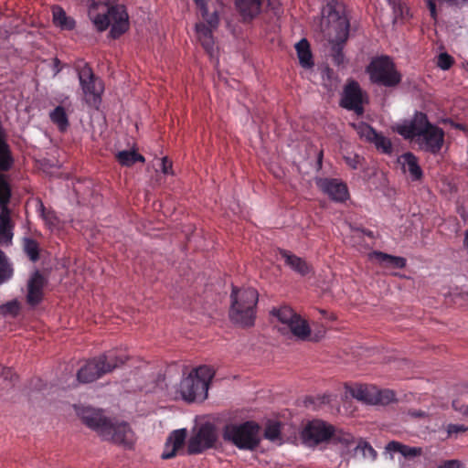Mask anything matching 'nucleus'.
Instances as JSON below:
<instances>
[{
  "label": "nucleus",
  "instance_id": "27",
  "mask_svg": "<svg viewBox=\"0 0 468 468\" xmlns=\"http://www.w3.org/2000/svg\"><path fill=\"white\" fill-rule=\"evenodd\" d=\"M386 449L388 452H399L405 458H414L422 453V449L420 447H411L396 441H389Z\"/></svg>",
  "mask_w": 468,
  "mask_h": 468
},
{
  "label": "nucleus",
  "instance_id": "20",
  "mask_svg": "<svg viewBox=\"0 0 468 468\" xmlns=\"http://www.w3.org/2000/svg\"><path fill=\"white\" fill-rule=\"evenodd\" d=\"M45 279L39 271H36L28 281L27 302L35 306L38 304L43 298V287Z\"/></svg>",
  "mask_w": 468,
  "mask_h": 468
},
{
  "label": "nucleus",
  "instance_id": "5",
  "mask_svg": "<svg viewBox=\"0 0 468 468\" xmlns=\"http://www.w3.org/2000/svg\"><path fill=\"white\" fill-rule=\"evenodd\" d=\"M230 297L229 317L231 321L241 327L252 326L259 300L258 292L254 288L237 289L233 287Z\"/></svg>",
  "mask_w": 468,
  "mask_h": 468
},
{
  "label": "nucleus",
  "instance_id": "53",
  "mask_svg": "<svg viewBox=\"0 0 468 468\" xmlns=\"http://www.w3.org/2000/svg\"><path fill=\"white\" fill-rule=\"evenodd\" d=\"M455 128L459 129V130H464V125L463 124H461V123H456L454 125Z\"/></svg>",
  "mask_w": 468,
  "mask_h": 468
},
{
  "label": "nucleus",
  "instance_id": "29",
  "mask_svg": "<svg viewBox=\"0 0 468 468\" xmlns=\"http://www.w3.org/2000/svg\"><path fill=\"white\" fill-rule=\"evenodd\" d=\"M116 160L121 165L127 167L133 165L137 162H145V158L135 150H123L118 152L116 154Z\"/></svg>",
  "mask_w": 468,
  "mask_h": 468
},
{
  "label": "nucleus",
  "instance_id": "17",
  "mask_svg": "<svg viewBox=\"0 0 468 468\" xmlns=\"http://www.w3.org/2000/svg\"><path fill=\"white\" fill-rule=\"evenodd\" d=\"M237 8L243 21L254 19L270 5V0H236Z\"/></svg>",
  "mask_w": 468,
  "mask_h": 468
},
{
  "label": "nucleus",
  "instance_id": "15",
  "mask_svg": "<svg viewBox=\"0 0 468 468\" xmlns=\"http://www.w3.org/2000/svg\"><path fill=\"white\" fill-rule=\"evenodd\" d=\"M444 135L441 128L431 124L429 129L416 138V142L424 152L437 154L443 146Z\"/></svg>",
  "mask_w": 468,
  "mask_h": 468
},
{
  "label": "nucleus",
  "instance_id": "8",
  "mask_svg": "<svg viewBox=\"0 0 468 468\" xmlns=\"http://www.w3.org/2000/svg\"><path fill=\"white\" fill-rule=\"evenodd\" d=\"M367 72L372 83L387 88H394L401 81V74L388 56L372 58L367 67Z\"/></svg>",
  "mask_w": 468,
  "mask_h": 468
},
{
  "label": "nucleus",
  "instance_id": "23",
  "mask_svg": "<svg viewBox=\"0 0 468 468\" xmlns=\"http://www.w3.org/2000/svg\"><path fill=\"white\" fill-rule=\"evenodd\" d=\"M10 213V209H3L0 212V244L2 245H9L12 242L14 224Z\"/></svg>",
  "mask_w": 468,
  "mask_h": 468
},
{
  "label": "nucleus",
  "instance_id": "11",
  "mask_svg": "<svg viewBox=\"0 0 468 468\" xmlns=\"http://www.w3.org/2000/svg\"><path fill=\"white\" fill-rule=\"evenodd\" d=\"M333 432V425L322 420L309 421L302 431V438L308 446H316L329 441Z\"/></svg>",
  "mask_w": 468,
  "mask_h": 468
},
{
  "label": "nucleus",
  "instance_id": "30",
  "mask_svg": "<svg viewBox=\"0 0 468 468\" xmlns=\"http://www.w3.org/2000/svg\"><path fill=\"white\" fill-rule=\"evenodd\" d=\"M50 121L57 125L60 132H65L69 126V117L63 106H57L49 112Z\"/></svg>",
  "mask_w": 468,
  "mask_h": 468
},
{
  "label": "nucleus",
  "instance_id": "54",
  "mask_svg": "<svg viewBox=\"0 0 468 468\" xmlns=\"http://www.w3.org/2000/svg\"><path fill=\"white\" fill-rule=\"evenodd\" d=\"M55 64L56 65H58L59 64V60L58 58L55 59Z\"/></svg>",
  "mask_w": 468,
  "mask_h": 468
},
{
  "label": "nucleus",
  "instance_id": "49",
  "mask_svg": "<svg viewBox=\"0 0 468 468\" xmlns=\"http://www.w3.org/2000/svg\"><path fill=\"white\" fill-rule=\"evenodd\" d=\"M440 3H445L450 6H460L463 3L466 2V0H438Z\"/></svg>",
  "mask_w": 468,
  "mask_h": 468
},
{
  "label": "nucleus",
  "instance_id": "31",
  "mask_svg": "<svg viewBox=\"0 0 468 468\" xmlns=\"http://www.w3.org/2000/svg\"><path fill=\"white\" fill-rule=\"evenodd\" d=\"M53 21L55 25L60 27L62 29H72L75 27V21L69 17L60 7H55L53 9Z\"/></svg>",
  "mask_w": 468,
  "mask_h": 468
},
{
  "label": "nucleus",
  "instance_id": "18",
  "mask_svg": "<svg viewBox=\"0 0 468 468\" xmlns=\"http://www.w3.org/2000/svg\"><path fill=\"white\" fill-rule=\"evenodd\" d=\"M186 438V430L180 429L174 431L166 440L165 449L161 455L162 459L167 460L175 457L178 450L182 449Z\"/></svg>",
  "mask_w": 468,
  "mask_h": 468
},
{
  "label": "nucleus",
  "instance_id": "10",
  "mask_svg": "<svg viewBox=\"0 0 468 468\" xmlns=\"http://www.w3.org/2000/svg\"><path fill=\"white\" fill-rule=\"evenodd\" d=\"M75 69L78 73L80 84L87 103L94 108H98L104 90L102 81L95 76L90 66L83 60L76 63Z\"/></svg>",
  "mask_w": 468,
  "mask_h": 468
},
{
  "label": "nucleus",
  "instance_id": "32",
  "mask_svg": "<svg viewBox=\"0 0 468 468\" xmlns=\"http://www.w3.org/2000/svg\"><path fill=\"white\" fill-rule=\"evenodd\" d=\"M23 250L29 260L36 262L39 259V245L34 239L25 238L23 239Z\"/></svg>",
  "mask_w": 468,
  "mask_h": 468
},
{
  "label": "nucleus",
  "instance_id": "6",
  "mask_svg": "<svg viewBox=\"0 0 468 468\" xmlns=\"http://www.w3.org/2000/svg\"><path fill=\"white\" fill-rule=\"evenodd\" d=\"M323 15L334 32L330 41L333 43L334 61L339 65L344 61L343 46L349 36L350 23L340 5L328 4Z\"/></svg>",
  "mask_w": 468,
  "mask_h": 468
},
{
  "label": "nucleus",
  "instance_id": "42",
  "mask_svg": "<svg viewBox=\"0 0 468 468\" xmlns=\"http://www.w3.org/2000/svg\"><path fill=\"white\" fill-rule=\"evenodd\" d=\"M0 376L3 377L5 381H8V385H14L17 376L11 367H5L0 365Z\"/></svg>",
  "mask_w": 468,
  "mask_h": 468
},
{
  "label": "nucleus",
  "instance_id": "37",
  "mask_svg": "<svg viewBox=\"0 0 468 468\" xmlns=\"http://www.w3.org/2000/svg\"><path fill=\"white\" fill-rule=\"evenodd\" d=\"M263 436L271 441L278 440L281 437V424L279 422L269 423L264 430Z\"/></svg>",
  "mask_w": 468,
  "mask_h": 468
},
{
  "label": "nucleus",
  "instance_id": "36",
  "mask_svg": "<svg viewBox=\"0 0 468 468\" xmlns=\"http://www.w3.org/2000/svg\"><path fill=\"white\" fill-rule=\"evenodd\" d=\"M372 144H374L376 148L383 154H390L392 153V144L390 140L379 133L377 134V137L373 140Z\"/></svg>",
  "mask_w": 468,
  "mask_h": 468
},
{
  "label": "nucleus",
  "instance_id": "47",
  "mask_svg": "<svg viewBox=\"0 0 468 468\" xmlns=\"http://www.w3.org/2000/svg\"><path fill=\"white\" fill-rule=\"evenodd\" d=\"M439 468H463V465L457 460H451L443 463Z\"/></svg>",
  "mask_w": 468,
  "mask_h": 468
},
{
  "label": "nucleus",
  "instance_id": "21",
  "mask_svg": "<svg viewBox=\"0 0 468 468\" xmlns=\"http://www.w3.org/2000/svg\"><path fill=\"white\" fill-rule=\"evenodd\" d=\"M350 395L367 404H378V388L373 385H355L348 388Z\"/></svg>",
  "mask_w": 468,
  "mask_h": 468
},
{
  "label": "nucleus",
  "instance_id": "1",
  "mask_svg": "<svg viewBox=\"0 0 468 468\" xmlns=\"http://www.w3.org/2000/svg\"><path fill=\"white\" fill-rule=\"evenodd\" d=\"M89 16L99 31L112 26L110 35L118 38L129 28V16L123 5L118 0H90Z\"/></svg>",
  "mask_w": 468,
  "mask_h": 468
},
{
  "label": "nucleus",
  "instance_id": "4",
  "mask_svg": "<svg viewBox=\"0 0 468 468\" xmlns=\"http://www.w3.org/2000/svg\"><path fill=\"white\" fill-rule=\"evenodd\" d=\"M215 376L214 369L209 366H200L194 368L183 378L176 388L177 399L190 402H202L207 398L209 385Z\"/></svg>",
  "mask_w": 468,
  "mask_h": 468
},
{
  "label": "nucleus",
  "instance_id": "34",
  "mask_svg": "<svg viewBox=\"0 0 468 468\" xmlns=\"http://www.w3.org/2000/svg\"><path fill=\"white\" fill-rule=\"evenodd\" d=\"M354 455L361 453L364 458H371L375 459L377 456V452L373 449V447L365 441H360L353 448Z\"/></svg>",
  "mask_w": 468,
  "mask_h": 468
},
{
  "label": "nucleus",
  "instance_id": "48",
  "mask_svg": "<svg viewBox=\"0 0 468 468\" xmlns=\"http://www.w3.org/2000/svg\"><path fill=\"white\" fill-rule=\"evenodd\" d=\"M427 6L430 10L431 16L433 19H436L437 17V9H436V4L434 0H427Z\"/></svg>",
  "mask_w": 468,
  "mask_h": 468
},
{
  "label": "nucleus",
  "instance_id": "24",
  "mask_svg": "<svg viewBox=\"0 0 468 468\" xmlns=\"http://www.w3.org/2000/svg\"><path fill=\"white\" fill-rule=\"evenodd\" d=\"M403 162V167H407L412 181H420L423 177V172L418 163V158L411 152L403 154L400 158Z\"/></svg>",
  "mask_w": 468,
  "mask_h": 468
},
{
  "label": "nucleus",
  "instance_id": "38",
  "mask_svg": "<svg viewBox=\"0 0 468 468\" xmlns=\"http://www.w3.org/2000/svg\"><path fill=\"white\" fill-rule=\"evenodd\" d=\"M357 132L362 138H365L369 143H372L378 133L372 126L366 122L358 125Z\"/></svg>",
  "mask_w": 468,
  "mask_h": 468
},
{
  "label": "nucleus",
  "instance_id": "22",
  "mask_svg": "<svg viewBox=\"0 0 468 468\" xmlns=\"http://www.w3.org/2000/svg\"><path fill=\"white\" fill-rule=\"evenodd\" d=\"M280 254L285 261L286 265L300 275L305 276L311 271V267L303 259L285 250H282Z\"/></svg>",
  "mask_w": 468,
  "mask_h": 468
},
{
  "label": "nucleus",
  "instance_id": "14",
  "mask_svg": "<svg viewBox=\"0 0 468 468\" xmlns=\"http://www.w3.org/2000/svg\"><path fill=\"white\" fill-rule=\"evenodd\" d=\"M317 187L335 202L343 203L349 198V191L346 184L337 178H317Z\"/></svg>",
  "mask_w": 468,
  "mask_h": 468
},
{
  "label": "nucleus",
  "instance_id": "50",
  "mask_svg": "<svg viewBox=\"0 0 468 468\" xmlns=\"http://www.w3.org/2000/svg\"><path fill=\"white\" fill-rule=\"evenodd\" d=\"M45 218H46V220H48L51 225H55L54 220H56V219H57V218L53 215V213L48 212V213L45 216Z\"/></svg>",
  "mask_w": 468,
  "mask_h": 468
},
{
  "label": "nucleus",
  "instance_id": "35",
  "mask_svg": "<svg viewBox=\"0 0 468 468\" xmlns=\"http://www.w3.org/2000/svg\"><path fill=\"white\" fill-rule=\"evenodd\" d=\"M13 270L9 265L5 253L0 250V284L11 278Z\"/></svg>",
  "mask_w": 468,
  "mask_h": 468
},
{
  "label": "nucleus",
  "instance_id": "41",
  "mask_svg": "<svg viewBox=\"0 0 468 468\" xmlns=\"http://www.w3.org/2000/svg\"><path fill=\"white\" fill-rule=\"evenodd\" d=\"M454 63V59L452 56L447 53H441L438 57L437 65L443 70L449 69L452 64Z\"/></svg>",
  "mask_w": 468,
  "mask_h": 468
},
{
  "label": "nucleus",
  "instance_id": "43",
  "mask_svg": "<svg viewBox=\"0 0 468 468\" xmlns=\"http://www.w3.org/2000/svg\"><path fill=\"white\" fill-rule=\"evenodd\" d=\"M468 430V428L463 424H449L447 428V432L449 436L458 434L461 432H464Z\"/></svg>",
  "mask_w": 468,
  "mask_h": 468
},
{
  "label": "nucleus",
  "instance_id": "33",
  "mask_svg": "<svg viewBox=\"0 0 468 468\" xmlns=\"http://www.w3.org/2000/svg\"><path fill=\"white\" fill-rule=\"evenodd\" d=\"M11 197V188L3 174H0V208L9 209L8 203Z\"/></svg>",
  "mask_w": 468,
  "mask_h": 468
},
{
  "label": "nucleus",
  "instance_id": "9",
  "mask_svg": "<svg viewBox=\"0 0 468 468\" xmlns=\"http://www.w3.org/2000/svg\"><path fill=\"white\" fill-rule=\"evenodd\" d=\"M271 314L281 323L278 330L282 334L291 333L300 340H307L311 335V329L306 320L303 319L291 307L284 305L273 308Z\"/></svg>",
  "mask_w": 468,
  "mask_h": 468
},
{
  "label": "nucleus",
  "instance_id": "45",
  "mask_svg": "<svg viewBox=\"0 0 468 468\" xmlns=\"http://www.w3.org/2000/svg\"><path fill=\"white\" fill-rule=\"evenodd\" d=\"M161 169L165 175L172 174V162L167 157H164L161 160Z\"/></svg>",
  "mask_w": 468,
  "mask_h": 468
},
{
  "label": "nucleus",
  "instance_id": "40",
  "mask_svg": "<svg viewBox=\"0 0 468 468\" xmlns=\"http://www.w3.org/2000/svg\"><path fill=\"white\" fill-rule=\"evenodd\" d=\"M376 397L378 399V404L385 405L394 400L395 394L389 389L381 390L378 388V395Z\"/></svg>",
  "mask_w": 468,
  "mask_h": 468
},
{
  "label": "nucleus",
  "instance_id": "16",
  "mask_svg": "<svg viewBox=\"0 0 468 468\" xmlns=\"http://www.w3.org/2000/svg\"><path fill=\"white\" fill-rule=\"evenodd\" d=\"M432 123L426 113L416 112L412 119L398 128V133L405 139L413 140L422 134Z\"/></svg>",
  "mask_w": 468,
  "mask_h": 468
},
{
  "label": "nucleus",
  "instance_id": "12",
  "mask_svg": "<svg viewBox=\"0 0 468 468\" xmlns=\"http://www.w3.org/2000/svg\"><path fill=\"white\" fill-rule=\"evenodd\" d=\"M218 436L213 425L206 423L192 436L187 444L189 454L201 453L203 451L214 447Z\"/></svg>",
  "mask_w": 468,
  "mask_h": 468
},
{
  "label": "nucleus",
  "instance_id": "44",
  "mask_svg": "<svg viewBox=\"0 0 468 468\" xmlns=\"http://www.w3.org/2000/svg\"><path fill=\"white\" fill-rule=\"evenodd\" d=\"M345 161L352 169H356L361 162V157L358 154L353 156H345Z\"/></svg>",
  "mask_w": 468,
  "mask_h": 468
},
{
  "label": "nucleus",
  "instance_id": "26",
  "mask_svg": "<svg viewBox=\"0 0 468 468\" xmlns=\"http://www.w3.org/2000/svg\"><path fill=\"white\" fill-rule=\"evenodd\" d=\"M295 49L300 65L307 69L313 68L314 63L313 60L310 44L307 39L302 38L298 43H296Z\"/></svg>",
  "mask_w": 468,
  "mask_h": 468
},
{
  "label": "nucleus",
  "instance_id": "51",
  "mask_svg": "<svg viewBox=\"0 0 468 468\" xmlns=\"http://www.w3.org/2000/svg\"><path fill=\"white\" fill-rule=\"evenodd\" d=\"M363 233H364L366 236L369 237L370 239H374V237H375V236H374L373 231H372V230H369V229H365V230H363Z\"/></svg>",
  "mask_w": 468,
  "mask_h": 468
},
{
  "label": "nucleus",
  "instance_id": "52",
  "mask_svg": "<svg viewBox=\"0 0 468 468\" xmlns=\"http://www.w3.org/2000/svg\"><path fill=\"white\" fill-rule=\"evenodd\" d=\"M463 243L464 245L467 247L468 249V229L466 230L465 232V237H464V240H463Z\"/></svg>",
  "mask_w": 468,
  "mask_h": 468
},
{
  "label": "nucleus",
  "instance_id": "39",
  "mask_svg": "<svg viewBox=\"0 0 468 468\" xmlns=\"http://www.w3.org/2000/svg\"><path fill=\"white\" fill-rule=\"evenodd\" d=\"M20 311V303L16 300L7 302L0 306V313L4 315L17 316Z\"/></svg>",
  "mask_w": 468,
  "mask_h": 468
},
{
  "label": "nucleus",
  "instance_id": "13",
  "mask_svg": "<svg viewBox=\"0 0 468 468\" xmlns=\"http://www.w3.org/2000/svg\"><path fill=\"white\" fill-rule=\"evenodd\" d=\"M364 98L360 85L356 80L349 81L344 88L340 106L354 111L357 115L364 113Z\"/></svg>",
  "mask_w": 468,
  "mask_h": 468
},
{
  "label": "nucleus",
  "instance_id": "2",
  "mask_svg": "<svg viewBox=\"0 0 468 468\" xmlns=\"http://www.w3.org/2000/svg\"><path fill=\"white\" fill-rule=\"evenodd\" d=\"M77 413L85 425L95 431L104 440L118 444H132L133 431L127 422H113L106 418L101 410L90 407L80 408Z\"/></svg>",
  "mask_w": 468,
  "mask_h": 468
},
{
  "label": "nucleus",
  "instance_id": "46",
  "mask_svg": "<svg viewBox=\"0 0 468 468\" xmlns=\"http://www.w3.org/2000/svg\"><path fill=\"white\" fill-rule=\"evenodd\" d=\"M197 6L199 8L201 16L206 19V16L208 15V10L207 6L206 0H194Z\"/></svg>",
  "mask_w": 468,
  "mask_h": 468
},
{
  "label": "nucleus",
  "instance_id": "55",
  "mask_svg": "<svg viewBox=\"0 0 468 468\" xmlns=\"http://www.w3.org/2000/svg\"><path fill=\"white\" fill-rule=\"evenodd\" d=\"M464 413L468 415V407L466 408Z\"/></svg>",
  "mask_w": 468,
  "mask_h": 468
},
{
  "label": "nucleus",
  "instance_id": "3",
  "mask_svg": "<svg viewBox=\"0 0 468 468\" xmlns=\"http://www.w3.org/2000/svg\"><path fill=\"white\" fill-rule=\"evenodd\" d=\"M129 359L122 350H109L98 356L89 359L77 372V380L80 383H91L112 373L122 366Z\"/></svg>",
  "mask_w": 468,
  "mask_h": 468
},
{
  "label": "nucleus",
  "instance_id": "19",
  "mask_svg": "<svg viewBox=\"0 0 468 468\" xmlns=\"http://www.w3.org/2000/svg\"><path fill=\"white\" fill-rule=\"evenodd\" d=\"M207 21L209 27L206 24L199 23L196 25V30L198 40L200 41L202 47L206 49V51L211 52L214 47L212 28L218 26V19L217 16H212Z\"/></svg>",
  "mask_w": 468,
  "mask_h": 468
},
{
  "label": "nucleus",
  "instance_id": "7",
  "mask_svg": "<svg viewBox=\"0 0 468 468\" xmlns=\"http://www.w3.org/2000/svg\"><path fill=\"white\" fill-rule=\"evenodd\" d=\"M223 438L239 450L252 452L261 444V427L253 420L229 424L224 428Z\"/></svg>",
  "mask_w": 468,
  "mask_h": 468
},
{
  "label": "nucleus",
  "instance_id": "25",
  "mask_svg": "<svg viewBox=\"0 0 468 468\" xmlns=\"http://www.w3.org/2000/svg\"><path fill=\"white\" fill-rule=\"evenodd\" d=\"M370 257L378 261L383 267H392L396 269H403L407 261L403 257L393 256L382 251H373Z\"/></svg>",
  "mask_w": 468,
  "mask_h": 468
},
{
  "label": "nucleus",
  "instance_id": "28",
  "mask_svg": "<svg viewBox=\"0 0 468 468\" xmlns=\"http://www.w3.org/2000/svg\"><path fill=\"white\" fill-rule=\"evenodd\" d=\"M330 441L334 444H341L347 452L351 450V447H355V438L351 433L338 430L334 425Z\"/></svg>",
  "mask_w": 468,
  "mask_h": 468
}]
</instances>
